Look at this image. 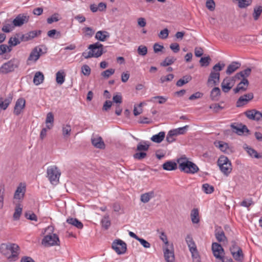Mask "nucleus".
<instances>
[{"mask_svg": "<svg viewBox=\"0 0 262 262\" xmlns=\"http://www.w3.org/2000/svg\"><path fill=\"white\" fill-rule=\"evenodd\" d=\"M66 74L63 70L57 72L56 74V80L58 84H62L65 80Z\"/></svg>", "mask_w": 262, "mask_h": 262, "instance_id": "nucleus-35", "label": "nucleus"}, {"mask_svg": "<svg viewBox=\"0 0 262 262\" xmlns=\"http://www.w3.org/2000/svg\"><path fill=\"white\" fill-rule=\"evenodd\" d=\"M41 33V31L40 30H34L29 32L28 33H26V37L27 39V41L32 39L33 38H35V37L40 35Z\"/></svg>", "mask_w": 262, "mask_h": 262, "instance_id": "nucleus-42", "label": "nucleus"}, {"mask_svg": "<svg viewBox=\"0 0 262 262\" xmlns=\"http://www.w3.org/2000/svg\"><path fill=\"white\" fill-rule=\"evenodd\" d=\"M262 13V6H256L254 8L253 12L252 14L254 20L258 19L259 16Z\"/></svg>", "mask_w": 262, "mask_h": 262, "instance_id": "nucleus-40", "label": "nucleus"}, {"mask_svg": "<svg viewBox=\"0 0 262 262\" xmlns=\"http://www.w3.org/2000/svg\"><path fill=\"white\" fill-rule=\"evenodd\" d=\"M215 236L219 242H222L227 240V237L221 227L217 226L215 228Z\"/></svg>", "mask_w": 262, "mask_h": 262, "instance_id": "nucleus-19", "label": "nucleus"}, {"mask_svg": "<svg viewBox=\"0 0 262 262\" xmlns=\"http://www.w3.org/2000/svg\"><path fill=\"white\" fill-rule=\"evenodd\" d=\"M215 146L222 151L226 152V150L228 148V145L227 143L222 141H219L217 143H215Z\"/></svg>", "mask_w": 262, "mask_h": 262, "instance_id": "nucleus-49", "label": "nucleus"}, {"mask_svg": "<svg viewBox=\"0 0 262 262\" xmlns=\"http://www.w3.org/2000/svg\"><path fill=\"white\" fill-rule=\"evenodd\" d=\"M254 112L255 109L250 110L246 111L244 114L249 119L255 121Z\"/></svg>", "mask_w": 262, "mask_h": 262, "instance_id": "nucleus-51", "label": "nucleus"}, {"mask_svg": "<svg viewBox=\"0 0 262 262\" xmlns=\"http://www.w3.org/2000/svg\"><path fill=\"white\" fill-rule=\"evenodd\" d=\"M58 18V14L57 13H55L54 14L52 15L51 17L47 18V23L49 24H51L53 23V22H56L59 20Z\"/></svg>", "mask_w": 262, "mask_h": 262, "instance_id": "nucleus-62", "label": "nucleus"}, {"mask_svg": "<svg viewBox=\"0 0 262 262\" xmlns=\"http://www.w3.org/2000/svg\"><path fill=\"white\" fill-rule=\"evenodd\" d=\"M41 244L45 247L58 246L60 244V241L58 236L56 234H50L44 236L42 239Z\"/></svg>", "mask_w": 262, "mask_h": 262, "instance_id": "nucleus-7", "label": "nucleus"}, {"mask_svg": "<svg viewBox=\"0 0 262 262\" xmlns=\"http://www.w3.org/2000/svg\"><path fill=\"white\" fill-rule=\"evenodd\" d=\"M241 63L238 62L233 61L227 67L226 70V74L228 75H230L233 72H234L236 70H237L241 67Z\"/></svg>", "mask_w": 262, "mask_h": 262, "instance_id": "nucleus-25", "label": "nucleus"}, {"mask_svg": "<svg viewBox=\"0 0 262 262\" xmlns=\"http://www.w3.org/2000/svg\"><path fill=\"white\" fill-rule=\"evenodd\" d=\"M137 52L139 55L145 56L147 53V48L145 46L141 45L138 47Z\"/></svg>", "mask_w": 262, "mask_h": 262, "instance_id": "nucleus-54", "label": "nucleus"}, {"mask_svg": "<svg viewBox=\"0 0 262 262\" xmlns=\"http://www.w3.org/2000/svg\"><path fill=\"white\" fill-rule=\"evenodd\" d=\"M48 36L52 38L58 39L61 37V33L55 29H52L49 31L47 33Z\"/></svg>", "mask_w": 262, "mask_h": 262, "instance_id": "nucleus-43", "label": "nucleus"}, {"mask_svg": "<svg viewBox=\"0 0 262 262\" xmlns=\"http://www.w3.org/2000/svg\"><path fill=\"white\" fill-rule=\"evenodd\" d=\"M42 53V49L38 47H36L30 53L28 60L36 62Z\"/></svg>", "mask_w": 262, "mask_h": 262, "instance_id": "nucleus-13", "label": "nucleus"}, {"mask_svg": "<svg viewBox=\"0 0 262 262\" xmlns=\"http://www.w3.org/2000/svg\"><path fill=\"white\" fill-rule=\"evenodd\" d=\"M249 82L247 78L242 79L241 82L237 85L236 87L233 89L234 93H237L239 92L246 91L249 86Z\"/></svg>", "mask_w": 262, "mask_h": 262, "instance_id": "nucleus-16", "label": "nucleus"}, {"mask_svg": "<svg viewBox=\"0 0 262 262\" xmlns=\"http://www.w3.org/2000/svg\"><path fill=\"white\" fill-rule=\"evenodd\" d=\"M169 31L167 28L161 30L160 32L159 36L161 39H166L168 37Z\"/></svg>", "mask_w": 262, "mask_h": 262, "instance_id": "nucleus-64", "label": "nucleus"}, {"mask_svg": "<svg viewBox=\"0 0 262 262\" xmlns=\"http://www.w3.org/2000/svg\"><path fill=\"white\" fill-rule=\"evenodd\" d=\"M5 192V186L4 185H2L0 186V209H2L4 206Z\"/></svg>", "mask_w": 262, "mask_h": 262, "instance_id": "nucleus-46", "label": "nucleus"}, {"mask_svg": "<svg viewBox=\"0 0 262 262\" xmlns=\"http://www.w3.org/2000/svg\"><path fill=\"white\" fill-rule=\"evenodd\" d=\"M62 134H63V136L65 137L66 136H70V132L71 131V126L68 124L63 125L62 126Z\"/></svg>", "mask_w": 262, "mask_h": 262, "instance_id": "nucleus-58", "label": "nucleus"}, {"mask_svg": "<svg viewBox=\"0 0 262 262\" xmlns=\"http://www.w3.org/2000/svg\"><path fill=\"white\" fill-rule=\"evenodd\" d=\"M29 16L25 14H18L13 20L12 23L15 27H20L24 24L28 22Z\"/></svg>", "mask_w": 262, "mask_h": 262, "instance_id": "nucleus-11", "label": "nucleus"}, {"mask_svg": "<svg viewBox=\"0 0 262 262\" xmlns=\"http://www.w3.org/2000/svg\"><path fill=\"white\" fill-rule=\"evenodd\" d=\"M252 0H239L238 3V6L240 8H245L250 6Z\"/></svg>", "mask_w": 262, "mask_h": 262, "instance_id": "nucleus-48", "label": "nucleus"}, {"mask_svg": "<svg viewBox=\"0 0 262 262\" xmlns=\"http://www.w3.org/2000/svg\"><path fill=\"white\" fill-rule=\"evenodd\" d=\"M202 190L206 194H210L214 191V187L207 183L204 184L202 186Z\"/></svg>", "mask_w": 262, "mask_h": 262, "instance_id": "nucleus-45", "label": "nucleus"}, {"mask_svg": "<svg viewBox=\"0 0 262 262\" xmlns=\"http://www.w3.org/2000/svg\"><path fill=\"white\" fill-rule=\"evenodd\" d=\"M19 65V61L17 59L13 58L7 62L4 63L0 68V73L6 74L13 72Z\"/></svg>", "mask_w": 262, "mask_h": 262, "instance_id": "nucleus-4", "label": "nucleus"}, {"mask_svg": "<svg viewBox=\"0 0 262 262\" xmlns=\"http://www.w3.org/2000/svg\"><path fill=\"white\" fill-rule=\"evenodd\" d=\"M241 249L238 245L237 243L235 241H232L231 242V246L230 247V251L231 253L233 252L237 251L238 249Z\"/></svg>", "mask_w": 262, "mask_h": 262, "instance_id": "nucleus-56", "label": "nucleus"}, {"mask_svg": "<svg viewBox=\"0 0 262 262\" xmlns=\"http://www.w3.org/2000/svg\"><path fill=\"white\" fill-rule=\"evenodd\" d=\"M206 6L209 10L213 11L215 9V4L213 0H207Z\"/></svg>", "mask_w": 262, "mask_h": 262, "instance_id": "nucleus-60", "label": "nucleus"}, {"mask_svg": "<svg viewBox=\"0 0 262 262\" xmlns=\"http://www.w3.org/2000/svg\"><path fill=\"white\" fill-rule=\"evenodd\" d=\"M188 127V125H185L183 127H179L178 128L171 129L170 130L172 132L174 136H177L178 135L184 134L186 132Z\"/></svg>", "mask_w": 262, "mask_h": 262, "instance_id": "nucleus-38", "label": "nucleus"}, {"mask_svg": "<svg viewBox=\"0 0 262 262\" xmlns=\"http://www.w3.org/2000/svg\"><path fill=\"white\" fill-rule=\"evenodd\" d=\"M231 81H232L231 78L228 77H226L223 80L221 86L224 92L227 93L232 88V85H230Z\"/></svg>", "mask_w": 262, "mask_h": 262, "instance_id": "nucleus-24", "label": "nucleus"}, {"mask_svg": "<svg viewBox=\"0 0 262 262\" xmlns=\"http://www.w3.org/2000/svg\"><path fill=\"white\" fill-rule=\"evenodd\" d=\"M13 95L11 94H9L5 99L0 97V109L6 110L11 103Z\"/></svg>", "mask_w": 262, "mask_h": 262, "instance_id": "nucleus-17", "label": "nucleus"}, {"mask_svg": "<svg viewBox=\"0 0 262 262\" xmlns=\"http://www.w3.org/2000/svg\"><path fill=\"white\" fill-rule=\"evenodd\" d=\"M115 73V69H109L103 72L101 74V76L104 78H108L110 76L113 75Z\"/></svg>", "mask_w": 262, "mask_h": 262, "instance_id": "nucleus-52", "label": "nucleus"}, {"mask_svg": "<svg viewBox=\"0 0 262 262\" xmlns=\"http://www.w3.org/2000/svg\"><path fill=\"white\" fill-rule=\"evenodd\" d=\"M91 68L87 64H84L81 67V72L84 75L89 76L91 74Z\"/></svg>", "mask_w": 262, "mask_h": 262, "instance_id": "nucleus-55", "label": "nucleus"}, {"mask_svg": "<svg viewBox=\"0 0 262 262\" xmlns=\"http://www.w3.org/2000/svg\"><path fill=\"white\" fill-rule=\"evenodd\" d=\"M149 144L147 141H142L137 146L138 151H147L149 147Z\"/></svg>", "mask_w": 262, "mask_h": 262, "instance_id": "nucleus-39", "label": "nucleus"}, {"mask_svg": "<svg viewBox=\"0 0 262 262\" xmlns=\"http://www.w3.org/2000/svg\"><path fill=\"white\" fill-rule=\"evenodd\" d=\"M244 149L252 158L260 159L262 158V154L258 153L256 150L250 146L246 145L244 147Z\"/></svg>", "mask_w": 262, "mask_h": 262, "instance_id": "nucleus-22", "label": "nucleus"}, {"mask_svg": "<svg viewBox=\"0 0 262 262\" xmlns=\"http://www.w3.org/2000/svg\"><path fill=\"white\" fill-rule=\"evenodd\" d=\"M165 136L164 132H161L158 134L155 135L151 138V140L155 143H161L164 139Z\"/></svg>", "mask_w": 262, "mask_h": 262, "instance_id": "nucleus-32", "label": "nucleus"}, {"mask_svg": "<svg viewBox=\"0 0 262 262\" xmlns=\"http://www.w3.org/2000/svg\"><path fill=\"white\" fill-rule=\"evenodd\" d=\"M221 94V90L218 87H214L210 92V98L212 101H218Z\"/></svg>", "mask_w": 262, "mask_h": 262, "instance_id": "nucleus-26", "label": "nucleus"}, {"mask_svg": "<svg viewBox=\"0 0 262 262\" xmlns=\"http://www.w3.org/2000/svg\"><path fill=\"white\" fill-rule=\"evenodd\" d=\"M211 60V59L209 56L202 57L200 60V63L202 67H207L209 64Z\"/></svg>", "mask_w": 262, "mask_h": 262, "instance_id": "nucleus-50", "label": "nucleus"}, {"mask_svg": "<svg viewBox=\"0 0 262 262\" xmlns=\"http://www.w3.org/2000/svg\"><path fill=\"white\" fill-rule=\"evenodd\" d=\"M162 168L165 170H173L177 168V164L174 161H167L162 165Z\"/></svg>", "mask_w": 262, "mask_h": 262, "instance_id": "nucleus-27", "label": "nucleus"}, {"mask_svg": "<svg viewBox=\"0 0 262 262\" xmlns=\"http://www.w3.org/2000/svg\"><path fill=\"white\" fill-rule=\"evenodd\" d=\"M4 248L11 253V255L8 256L9 258H16L17 257L19 254V247L17 244L13 243L3 244L1 246V249L2 250ZM2 252L5 255L7 254L3 250H2Z\"/></svg>", "mask_w": 262, "mask_h": 262, "instance_id": "nucleus-6", "label": "nucleus"}, {"mask_svg": "<svg viewBox=\"0 0 262 262\" xmlns=\"http://www.w3.org/2000/svg\"><path fill=\"white\" fill-rule=\"evenodd\" d=\"M191 221L194 224H197L200 222L199 212L197 208H193L190 213Z\"/></svg>", "mask_w": 262, "mask_h": 262, "instance_id": "nucleus-31", "label": "nucleus"}, {"mask_svg": "<svg viewBox=\"0 0 262 262\" xmlns=\"http://www.w3.org/2000/svg\"><path fill=\"white\" fill-rule=\"evenodd\" d=\"M93 145L97 148L104 149L105 144L101 137H93L91 139Z\"/></svg>", "mask_w": 262, "mask_h": 262, "instance_id": "nucleus-20", "label": "nucleus"}, {"mask_svg": "<svg viewBox=\"0 0 262 262\" xmlns=\"http://www.w3.org/2000/svg\"><path fill=\"white\" fill-rule=\"evenodd\" d=\"M177 162L179 169L185 173L194 174L199 170L198 166L185 156L178 159Z\"/></svg>", "mask_w": 262, "mask_h": 262, "instance_id": "nucleus-1", "label": "nucleus"}, {"mask_svg": "<svg viewBox=\"0 0 262 262\" xmlns=\"http://www.w3.org/2000/svg\"><path fill=\"white\" fill-rule=\"evenodd\" d=\"M174 78V75L172 74H169L166 76H162L160 78V81L161 83H164L165 81H170Z\"/></svg>", "mask_w": 262, "mask_h": 262, "instance_id": "nucleus-61", "label": "nucleus"}, {"mask_svg": "<svg viewBox=\"0 0 262 262\" xmlns=\"http://www.w3.org/2000/svg\"><path fill=\"white\" fill-rule=\"evenodd\" d=\"M192 79L190 75L184 76L182 78L180 79L177 81L176 85L178 86H182L185 84L189 82Z\"/></svg>", "mask_w": 262, "mask_h": 262, "instance_id": "nucleus-37", "label": "nucleus"}, {"mask_svg": "<svg viewBox=\"0 0 262 262\" xmlns=\"http://www.w3.org/2000/svg\"><path fill=\"white\" fill-rule=\"evenodd\" d=\"M254 97L252 93H249L241 96L236 101V106L242 107L251 100Z\"/></svg>", "mask_w": 262, "mask_h": 262, "instance_id": "nucleus-12", "label": "nucleus"}, {"mask_svg": "<svg viewBox=\"0 0 262 262\" xmlns=\"http://www.w3.org/2000/svg\"><path fill=\"white\" fill-rule=\"evenodd\" d=\"M25 104L26 101L24 98L18 99L15 103L13 113L17 116L19 115L21 110L25 108Z\"/></svg>", "mask_w": 262, "mask_h": 262, "instance_id": "nucleus-15", "label": "nucleus"}, {"mask_svg": "<svg viewBox=\"0 0 262 262\" xmlns=\"http://www.w3.org/2000/svg\"><path fill=\"white\" fill-rule=\"evenodd\" d=\"M44 80V75L43 73L40 71L37 72L34 75L33 78V83L36 85L42 83Z\"/></svg>", "mask_w": 262, "mask_h": 262, "instance_id": "nucleus-28", "label": "nucleus"}, {"mask_svg": "<svg viewBox=\"0 0 262 262\" xmlns=\"http://www.w3.org/2000/svg\"><path fill=\"white\" fill-rule=\"evenodd\" d=\"M217 165L221 172L228 176L232 171V166L231 161L225 156H221L217 160Z\"/></svg>", "mask_w": 262, "mask_h": 262, "instance_id": "nucleus-3", "label": "nucleus"}, {"mask_svg": "<svg viewBox=\"0 0 262 262\" xmlns=\"http://www.w3.org/2000/svg\"><path fill=\"white\" fill-rule=\"evenodd\" d=\"M20 43V41L17 37L15 36L14 37H11L9 39L8 43L10 45V47L12 46H16Z\"/></svg>", "mask_w": 262, "mask_h": 262, "instance_id": "nucleus-53", "label": "nucleus"}, {"mask_svg": "<svg viewBox=\"0 0 262 262\" xmlns=\"http://www.w3.org/2000/svg\"><path fill=\"white\" fill-rule=\"evenodd\" d=\"M212 250L214 256L221 260L224 259V256L222 255L224 253V250L222 246L217 243H213L212 244Z\"/></svg>", "mask_w": 262, "mask_h": 262, "instance_id": "nucleus-10", "label": "nucleus"}, {"mask_svg": "<svg viewBox=\"0 0 262 262\" xmlns=\"http://www.w3.org/2000/svg\"><path fill=\"white\" fill-rule=\"evenodd\" d=\"M53 122L54 116L52 113L50 112L47 114L46 119V127L48 129H50L53 127Z\"/></svg>", "mask_w": 262, "mask_h": 262, "instance_id": "nucleus-34", "label": "nucleus"}, {"mask_svg": "<svg viewBox=\"0 0 262 262\" xmlns=\"http://www.w3.org/2000/svg\"><path fill=\"white\" fill-rule=\"evenodd\" d=\"M230 127L234 133H235L239 136L243 135L244 133L249 134L250 132L247 126L242 123H232L230 125Z\"/></svg>", "mask_w": 262, "mask_h": 262, "instance_id": "nucleus-9", "label": "nucleus"}, {"mask_svg": "<svg viewBox=\"0 0 262 262\" xmlns=\"http://www.w3.org/2000/svg\"><path fill=\"white\" fill-rule=\"evenodd\" d=\"M186 242L188 245L190 252L191 254L194 256V254H195V253L196 254V247L191 235H187Z\"/></svg>", "mask_w": 262, "mask_h": 262, "instance_id": "nucleus-18", "label": "nucleus"}, {"mask_svg": "<svg viewBox=\"0 0 262 262\" xmlns=\"http://www.w3.org/2000/svg\"><path fill=\"white\" fill-rule=\"evenodd\" d=\"M47 177L52 184H57L59 182L61 173L56 166H51L47 170Z\"/></svg>", "mask_w": 262, "mask_h": 262, "instance_id": "nucleus-5", "label": "nucleus"}, {"mask_svg": "<svg viewBox=\"0 0 262 262\" xmlns=\"http://www.w3.org/2000/svg\"><path fill=\"white\" fill-rule=\"evenodd\" d=\"M176 60V58L174 57H167L161 63L162 67H167L173 63Z\"/></svg>", "mask_w": 262, "mask_h": 262, "instance_id": "nucleus-44", "label": "nucleus"}, {"mask_svg": "<svg viewBox=\"0 0 262 262\" xmlns=\"http://www.w3.org/2000/svg\"><path fill=\"white\" fill-rule=\"evenodd\" d=\"M85 33V35L89 37H92L94 34V31L91 27H85L83 29Z\"/></svg>", "mask_w": 262, "mask_h": 262, "instance_id": "nucleus-63", "label": "nucleus"}, {"mask_svg": "<svg viewBox=\"0 0 262 262\" xmlns=\"http://www.w3.org/2000/svg\"><path fill=\"white\" fill-rule=\"evenodd\" d=\"M26 185L20 183L14 193V198L17 200H21L24 198L26 192Z\"/></svg>", "mask_w": 262, "mask_h": 262, "instance_id": "nucleus-14", "label": "nucleus"}, {"mask_svg": "<svg viewBox=\"0 0 262 262\" xmlns=\"http://www.w3.org/2000/svg\"><path fill=\"white\" fill-rule=\"evenodd\" d=\"M67 222L79 229H82L83 227V224L76 218H68L67 220Z\"/></svg>", "mask_w": 262, "mask_h": 262, "instance_id": "nucleus-30", "label": "nucleus"}, {"mask_svg": "<svg viewBox=\"0 0 262 262\" xmlns=\"http://www.w3.org/2000/svg\"><path fill=\"white\" fill-rule=\"evenodd\" d=\"M22 212V208L19 207H16L15 209V212L13 214V219L14 220H18L19 219L20 216Z\"/></svg>", "mask_w": 262, "mask_h": 262, "instance_id": "nucleus-57", "label": "nucleus"}, {"mask_svg": "<svg viewBox=\"0 0 262 262\" xmlns=\"http://www.w3.org/2000/svg\"><path fill=\"white\" fill-rule=\"evenodd\" d=\"M109 37V33L105 31H99L95 35V38L101 41H105Z\"/></svg>", "mask_w": 262, "mask_h": 262, "instance_id": "nucleus-29", "label": "nucleus"}, {"mask_svg": "<svg viewBox=\"0 0 262 262\" xmlns=\"http://www.w3.org/2000/svg\"><path fill=\"white\" fill-rule=\"evenodd\" d=\"M25 216L27 219H29L30 220L35 221H37V216L36 215V214L31 212L29 211V212H26Z\"/></svg>", "mask_w": 262, "mask_h": 262, "instance_id": "nucleus-59", "label": "nucleus"}, {"mask_svg": "<svg viewBox=\"0 0 262 262\" xmlns=\"http://www.w3.org/2000/svg\"><path fill=\"white\" fill-rule=\"evenodd\" d=\"M101 225L105 229H107L111 226V221L110 220L109 215L106 214L102 219L101 221Z\"/></svg>", "mask_w": 262, "mask_h": 262, "instance_id": "nucleus-41", "label": "nucleus"}, {"mask_svg": "<svg viewBox=\"0 0 262 262\" xmlns=\"http://www.w3.org/2000/svg\"><path fill=\"white\" fill-rule=\"evenodd\" d=\"M112 247L118 254L125 253L127 249L126 243L120 239L115 240Z\"/></svg>", "mask_w": 262, "mask_h": 262, "instance_id": "nucleus-8", "label": "nucleus"}, {"mask_svg": "<svg viewBox=\"0 0 262 262\" xmlns=\"http://www.w3.org/2000/svg\"><path fill=\"white\" fill-rule=\"evenodd\" d=\"M101 56V53H97L96 54H93L92 52V51L91 50H90V51L86 53L85 52L82 53V56L84 57L85 59H88L93 57H99Z\"/></svg>", "mask_w": 262, "mask_h": 262, "instance_id": "nucleus-47", "label": "nucleus"}, {"mask_svg": "<svg viewBox=\"0 0 262 262\" xmlns=\"http://www.w3.org/2000/svg\"><path fill=\"white\" fill-rule=\"evenodd\" d=\"M88 48L92 51L93 54H96L97 52H100L101 55L103 54V45L99 42L90 45Z\"/></svg>", "mask_w": 262, "mask_h": 262, "instance_id": "nucleus-23", "label": "nucleus"}, {"mask_svg": "<svg viewBox=\"0 0 262 262\" xmlns=\"http://www.w3.org/2000/svg\"><path fill=\"white\" fill-rule=\"evenodd\" d=\"M163 250L165 260L167 262H173L174 260L173 250H170L167 247L165 248Z\"/></svg>", "mask_w": 262, "mask_h": 262, "instance_id": "nucleus-21", "label": "nucleus"}, {"mask_svg": "<svg viewBox=\"0 0 262 262\" xmlns=\"http://www.w3.org/2000/svg\"><path fill=\"white\" fill-rule=\"evenodd\" d=\"M233 258L237 261H242L244 259V254L242 249H238L231 253Z\"/></svg>", "mask_w": 262, "mask_h": 262, "instance_id": "nucleus-36", "label": "nucleus"}, {"mask_svg": "<svg viewBox=\"0 0 262 262\" xmlns=\"http://www.w3.org/2000/svg\"><path fill=\"white\" fill-rule=\"evenodd\" d=\"M154 196L155 193L153 191L145 193L141 195V201L144 203H146L148 202L151 198H154Z\"/></svg>", "mask_w": 262, "mask_h": 262, "instance_id": "nucleus-33", "label": "nucleus"}, {"mask_svg": "<svg viewBox=\"0 0 262 262\" xmlns=\"http://www.w3.org/2000/svg\"><path fill=\"white\" fill-rule=\"evenodd\" d=\"M224 63L221 64L220 62L213 67L212 70L208 78L207 83L208 85L211 84L212 86H216L219 84L220 78V72L224 69Z\"/></svg>", "mask_w": 262, "mask_h": 262, "instance_id": "nucleus-2", "label": "nucleus"}]
</instances>
